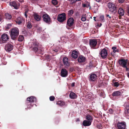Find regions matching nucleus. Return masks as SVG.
Here are the masks:
<instances>
[{
	"mask_svg": "<svg viewBox=\"0 0 129 129\" xmlns=\"http://www.w3.org/2000/svg\"><path fill=\"white\" fill-rule=\"evenodd\" d=\"M90 15L91 14L90 13H89L87 15H86V16H87V17L88 16H89V17H88L89 18H92V17Z\"/></svg>",
	"mask_w": 129,
	"mask_h": 129,
	"instance_id": "46",
	"label": "nucleus"
},
{
	"mask_svg": "<svg viewBox=\"0 0 129 129\" xmlns=\"http://www.w3.org/2000/svg\"><path fill=\"white\" fill-rule=\"evenodd\" d=\"M11 38L13 40H15L19 34V30L16 27H13L9 31Z\"/></svg>",
	"mask_w": 129,
	"mask_h": 129,
	"instance_id": "2",
	"label": "nucleus"
},
{
	"mask_svg": "<svg viewBox=\"0 0 129 129\" xmlns=\"http://www.w3.org/2000/svg\"><path fill=\"white\" fill-rule=\"evenodd\" d=\"M66 16L64 13L58 15L57 17V20L60 23H62L66 19Z\"/></svg>",
	"mask_w": 129,
	"mask_h": 129,
	"instance_id": "4",
	"label": "nucleus"
},
{
	"mask_svg": "<svg viewBox=\"0 0 129 129\" xmlns=\"http://www.w3.org/2000/svg\"><path fill=\"white\" fill-rule=\"evenodd\" d=\"M100 54L103 59H105L107 58L108 55L107 50L105 48L101 50Z\"/></svg>",
	"mask_w": 129,
	"mask_h": 129,
	"instance_id": "6",
	"label": "nucleus"
},
{
	"mask_svg": "<svg viewBox=\"0 0 129 129\" xmlns=\"http://www.w3.org/2000/svg\"><path fill=\"white\" fill-rule=\"evenodd\" d=\"M77 120L78 121H79V119H77Z\"/></svg>",
	"mask_w": 129,
	"mask_h": 129,
	"instance_id": "64",
	"label": "nucleus"
},
{
	"mask_svg": "<svg viewBox=\"0 0 129 129\" xmlns=\"http://www.w3.org/2000/svg\"><path fill=\"white\" fill-rule=\"evenodd\" d=\"M112 49L113 50V51L114 53L116 52H118L119 50L117 49V47H112Z\"/></svg>",
	"mask_w": 129,
	"mask_h": 129,
	"instance_id": "35",
	"label": "nucleus"
},
{
	"mask_svg": "<svg viewBox=\"0 0 129 129\" xmlns=\"http://www.w3.org/2000/svg\"><path fill=\"white\" fill-rule=\"evenodd\" d=\"M96 2H100L101 0H95Z\"/></svg>",
	"mask_w": 129,
	"mask_h": 129,
	"instance_id": "58",
	"label": "nucleus"
},
{
	"mask_svg": "<svg viewBox=\"0 0 129 129\" xmlns=\"http://www.w3.org/2000/svg\"><path fill=\"white\" fill-rule=\"evenodd\" d=\"M63 61L65 65L67 66H69V64L68 63V59L67 57H64L63 59Z\"/></svg>",
	"mask_w": 129,
	"mask_h": 129,
	"instance_id": "22",
	"label": "nucleus"
},
{
	"mask_svg": "<svg viewBox=\"0 0 129 129\" xmlns=\"http://www.w3.org/2000/svg\"><path fill=\"white\" fill-rule=\"evenodd\" d=\"M13 46L12 45L9 43L5 45V49L7 52H9L13 49Z\"/></svg>",
	"mask_w": 129,
	"mask_h": 129,
	"instance_id": "10",
	"label": "nucleus"
},
{
	"mask_svg": "<svg viewBox=\"0 0 129 129\" xmlns=\"http://www.w3.org/2000/svg\"><path fill=\"white\" fill-rule=\"evenodd\" d=\"M82 6L84 8H90L91 7L90 5V4L89 2L87 1L85 2L82 4Z\"/></svg>",
	"mask_w": 129,
	"mask_h": 129,
	"instance_id": "20",
	"label": "nucleus"
},
{
	"mask_svg": "<svg viewBox=\"0 0 129 129\" xmlns=\"http://www.w3.org/2000/svg\"><path fill=\"white\" fill-rule=\"evenodd\" d=\"M5 16L6 18L8 19H10L12 17L11 15L9 14L8 13H6L5 14Z\"/></svg>",
	"mask_w": 129,
	"mask_h": 129,
	"instance_id": "31",
	"label": "nucleus"
},
{
	"mask_svg": "<svg viewBox=\"0 0 129 129\" xmlns=\"http://www.w3.org/2000/svg\"><path fill=\"white\" fill-rule=\"evenodd\" d=\"M119 85V83L118 82H114L113 81L112 83V85L114 87H118Z\"/></svg>",
	"mask_w": 129,
	"mask_h": 129,
	"instance_id": "34",
	"label": "nucleus"
},
{
	"mask_svg": "<svg viewBox=\"0 0 129 129\" xmlns=\"http://www.w3.org/2000/svg\"><path fill=\"white\" fill-rule=\"evenodd\" d=\"M94 7L98 8L99 7L98 6V5L96 4H95L94 6Z\"/></svg>",
	"mask_w": 129,
	"mask_h": 129,
	"instance_id": "54",
	"label": "nucleus"
},
{
	"mask_svg": "<svg viewBox=\"0 0 129 129\" xmlns=\"http://www.w3.org/2000/svg\"><path fill=\"white\" fill-rule=\"evenodd\" d=\"M97 92L100 96L103 98H105V95L104 91L102 89H98L97 90Z\"/></svg>",
	"mask_w": 129,
	"mask_h": 129,
	"instance_id": "13",
	"label": "nucleus"
},
{
	"mask_svg": "<svg viewBox=\"0 0 129 129\" xmlns=\"http://www.w3.org/2000/svg\"><path fill=\"white\" fill-rule=\"evenodd\" d=\"M33 16L35 19L37 21H39L41 19L40 16L38 15L37 13H34L33 15Z\"/></svg>",
	"mask_w": 129,
	"mask_h": 129,
	"instance_id": "21",
	"label": "nucleus"
},
{
	"mask_svg": "<svg viewBox=\"0 0 129 129\" xmlns=\"http://www.w3.org/2000/svg\"><path fill=\"white\" fill-rule=\"evenodd\" d=\"M72 85L73 87L74 86H75V83H73L72 84Z\"/></svg>",
	"mask_w": 129,
	"mask_h": 129,
	"instance_id": "55",
	"label": "nucleus"
},
{
	"mask_svg": "<svg viewBox=\"0 0 129 129\" xmlns=\"http://www.w3.org/2000/svg\"><path fill=\"white\" fill-rule=\"evenodd\" d=\"M121 93L119 91H115L113 92L112 93V95L113 96H119L120 95Z\"/></svg>",
	"mask_w": 129,
	"mask_h": 129,
	"instance_id": "28",
	"label": "nucleus"
},
{
	"mask_svg": "<svg viewBox=\"0 0 129 129\" xmlns=\"http://www.w3.org/2000/svg\"><path fill=\"white\" fill-rule=\"evenodd\" d=\"M86 60V58L82 55L80 56L78 59V61L80 63H84L85 62Z\"/></svg>",
	"mask_w": 129,
	"mask_h": 129,
	"instance_id": "16",
	"label": "nucleus"
},
{
	"mask_svg": "<svg viewBox=\"0 0 129 129\" xmlns=\"http://www.w3.org/2000/svg\"><path fill=\"white\" fill-rule=\"evenodd\" d=\"M55 99V97L53 96H51L50 97V100L51 101H53Z\"/></svg>",
	"mask_w": 129,
	"mask_h": 129,
	"instance_id": "43",
	"label": "nucleus"
},
{
	"mask_svg": "<svg viewBox=\"0 0 129 129\" xmlns=\"http://www.w3.org/2000/svg\"><path fill=\"white\" fill-rule=\"evenodd\" d=\"M86 17H87L86 15L83 14L82 15V17L81 18V20L83 21H85L86 20Z\"/></svg>",
	"mask_w": 129,
	"mask_h": 129,
	"instance_id": "36",
	"label": "nucleus"
},
{
	"mask_svg": "<svg viewBox=\"0 0 129 129\" xmlns=\"http://www.w3.org/2000/svg\"><path fill=\"white\" fill-rule=\"evenodd\" d=\"M97 41L95 39H91L89 40V44L90 47L93 49H96L95 47L97 44Z\"/></svg>",
	"mask_w": 129,
	"mask_h": 129,
	"instance_id": "8",
	"label": "nucleus"
},
{
	"mask_svg": "<svg viewBox=\"0 0 129 129\" xmlns=\"http://www.w3.org/2000/svg\"><path fill=\"white\" fill-rule=\"evenodd\" d=\"M12 24H9L6 25L5 26V28L7 29H9L11 27Z\"/></svg>",
	"mask_w": 129,
	"mask_h": 129,
	"instance_id": "37",
	"label": "nucleus"
},
{
	"mask_svg": "<svg viewBox=\"0 0 129 129\" xmlns=\"http://www.w3.org/2000/svg\"><path fill=\"white\" fill-rule=\"evenodd\" d=\"M80 1V0H72V3H75L78 1Z\"/></svg>",
	"mask_w": 129,
	"mask_h": 129,
	"instance_id": "47",
	"label": "nucleus"
},
{
	"mask_svg": "<svg viewBox=\"0 0 129 129\" xmlns=\"http://www.w3.org/2000/svg\"><path fill=\"white\" fill-rule=\"evenodd\" d=\"M69 97L71 99H74L76 98L77 96L75 93L71 92L70 93Z\"/></svg>",
	"mask_w": 129,
	"mask_h": 129,
	"instance_id": "23",
	"label": "nucleus"
},
{
	"mask_svg": "<svg viewBox=\"0 0 129 129\" xmlns=\"http://www.w3.org/2000/svg\"><path fill=\"white\" fill-rule=\"evenodd\" d=\"M26 26L28 28L30 29L31 28L32 26L31 24V22H28L27 24H26Z\"/></svg>",
	"mask_w": 129,
	"mask_h": 129,
	"instance_id": "38",
	"label": "nucleus"
},
{
	"mask_svg": "<svg viewBox=\"0 0 129 129\" xmlns=\"http://www.w3.org/2000/svg\"><path fill=\"white\" fill-rule=\"evenodd\" d=\"M24 14H25V15L26 16V17L27 18V14H26V13H25Z\"/></svg>",
	"mask_w": 129,
	"mask_h": 129,
	"instance_id": "56",
	"label": "nucleus"
},
{
	"mask_svg": "<svg viewBox=\"0 0 129 129\" xmlns=\"http://www.w3.org/2000/svg\"><path fill=\"white\" fill-rule=\"evenodd\" d=\"M24 37L22 35H19L18 38V41H19L22 42L24 40Z\"/></svg>",
	"mask_w": 129,
	"mask_h": 129,
	"instance_id": "32",
	"label": "nucleus"
},
{
	"mask_svg": "<svg viewBox=\"0 0 129 129\" xmlns=\"http://www.w3.org/2000/svg\"><path fill=\"white\" fill-rule=\"evenodd\" d=\"M10 5L13 7L14 8H17L20 5V4H17L15 1L11 2L10 3Z\"/></svg>",
	"mask_w": 129,
	"mask_h": 129,
	"instance_id": "17",
	"label": "nucleus"
},
{
	"mask_svg": "<svg viewBox=\"0 0 129 129\" xmlns=\"http://www.w3.org/2000/svg\"><path fill=\"white\" fill-rule=\"evenodd\" d=\"M8 35L6 34H4L1 36L0 40L3 43H6L9 39Z\"/></svg>",
	"mask_w": 129,
	"mask_h": 129,
	"instance_id": "5",
	"label": "nucleus"
},
{
	"mask_svg": "<svg viewBox=\"0 0 129 129\" xmlns=\"http://www.w3.org/2000/svg\"><path fill=\"white\" fill-rule=\"evenodd\" d=\"M74 20L73 18L70 17L67 20V24L69 27L72 26L74 24Z\"/></svg>",
	"mask_w": 129,
	"mask_h": 129,
	"instance_id": "14",
	"label": "nucleus"
},
{
	"mask_svg": "<svg viewBox=\"0 0 129 129\" xmlns=\"http://www.w3.org/2000/svg\"><path fill=\"white\" fill-rule=\"evenodd\" d=\"M124 1V0H118L119 2V3H122Z\"/></svg>",
	"mask_w": 129,
	"mask_h": 129,
	"instance_id": "48",
	"label": "nucleus"
},
{
	"mask_svg": "<svg viewBox=\"0 0 129 129\" xmlns=\"http://www.w3.org/2000/svg\"><path fill=\"white\" fill-rule=\"evenodd\" d=\"M127 14L129 16V9H128L126 11Z\"/></svg>",
	"mask_w": 129,
	"mask_h": 129,
	"instance_id": "52",
	"label": "nucleus"
},
{
	"mask_svg": "<svg viewBox=\"0 0 129 129\" xmlns=\"http://www.w3.org/2000/svg\"><path fill=\"white\" fill-rule=\"evenodd\" d=\"M109 113L111 114H112L114 111V110L110 108L108 110Z\"/></svg>",
	"mask_w": 129,
	"mask_h": 129,
	"instance_id": "42",
	"label": "nucleus"
},
{
	"mask_svg": "<svg viewBox=\"0 0 129 129\" xmlns=\"http://www.w3.org/2000/svg\"><path fill=\"white\" fill-rule=\"evenodd\" d=\"M78 52L75 50L73 51L72 55V57L74 58H76L78 56Z\"/></svg>",
	"mask_w": 129,
	"mask_h": 129,
	"instance_id": "24",
	"label": "nucleus"
},
{
	"mask_svg": "<svg viewBox=\"0 0 129 129\" xmlns=\"http://www.w3.org/2000/svg\"><path fill=\"white\" fill-rule=\"evenodd\" d=\"M89 67L90 68H92V67H95V66L94 65L92 64V62H90V63L89 64Z\"/></svg>",
	"mask_w": 129,
	"mask_h": 129,
	"instance_id": "40",
	"label": "nucleus"
},
{
	"mask_svg": "<svg viewBox=\"0 0 129 129\" xmlns=\"http://www.w3.org/2000/svg\"><path fill=\"white\" fill-rule=\"evenodd\" d=\"M100 21L104 22V16L103 15L101 16L100 17Z\"/></svg>",
	"mask_w": 129,
	"mask_h": 129,
	"instance_id": "41",
	"label": "nucleus"
},
{
	"mask_svg": "<svg viewBox=\"0 0 129 129\" xmlns=\"http://www.w3.org/2000/svg\"><path fill=\"white\" fill-rule=\"evenodd\" d=\"M118 14L120 16H123L124 14V12L123 9H119L118 11Z\"/></svg>",
	"mask_w": 129,
	"mask_h": 129,
	"instance_id": "27",
	"label": "nucleus"
},
{
	"mask_svg": "<svg viewBox=\"0 0 129 129\" xmlns=\"http://www.w3.org/2000/svg\"><path fill=\"white\" fill-rule=\"evenodd\" d=\"M56 104L60 106H62L65 105V103L62 101H59L57 102Z\"/></svg>",
	"mask_w": 129,
	"mask_h": 129,
	"instance_id": "30",
	"label": "nucleus"
},
{
	"mask_svg": "<svg viewBox=\"0 0 129 129\" xmlns=\"http://www.w3.org/2000/svg\"><path fill=\"white\" fill-rule=\"evenodd\" d=\"M109 12L111 14H115L117 12L116 9H109Z\"/></svg>",
	"mask_w": 129,
	"mask_h": 129,
	"instance_id": "29",
	"label": "nucleus"
},
{
	"mask_svg": "<svg viewBox=\"0 0 129 129\" xmlns=\"http://www.w3.org/2000/svg\"><path fill=\"white\" fill-rule=\"evenodd\" d=\"M39 43L37 41L34 42L32 44V47L33 50L36 53H41V52L43 51L42 48H40L39 47Z\"/></svg>",
	"mask_w": 129,
	"mask_h": 129,
	"instance_id": "3",
	"label": "nucleus"
},
{
	"mask_svg": "<svg viewBox=\"0 0 129 129\" xmlns=\"http://www.w3.org/2000/svg\"><path fill=\"white\" fill-rule=\"evenodd\" d=\"M52 2L54 5H56L57 4V2L56 0H52Z\"/></svg>",
	"mask_w": 129,
	"mask_h": 129,
	"instance_id": "39",
	"label": "nucleus"
},
{
	"mask_svg": "<svg viewBox=\"0 0 129 129\" xmlns=\"http://www.w3.org/2000/svg\"><path fill=\"white\" fill-rule=\"evenodd\" d=\"M106 17H109L110 19L111 18V17L109 15L106 14Z\"/></svg>",
	"mask_w": 129,
	"mask_h": 129,
	"instance_id": "51",
	"label": "nucleus"
},
{
	"mask_svg": "<svg viewBox=\"0 0 129 129\" xmlns=\"http://www.w3.org/2000/svg\"><path fill=\"white\" fill-rule=\"evenodd\" d=\"M2 20L1 16V15H0V22Z\"/></svg>",
	"mask_w": 129,
	"mask_h": 129,
	"instance_id": "60",
	"label": "nucleus"
},
{
	"mask_svg": "<svg viewBox=\"0 0 129 129\" xmlns=\"http://www.w3.org/2000/svg\"><path fill=\"white\" fill-rule=\"evenodd\" d=\"M100 25H99V27H100V26H101V25H102V24H101V23H100Z\"/></svg>",
	"mask_w": 129,
	"mask_h": 129,
	"instance_id": "63",
	"label": "nucleus"
},
{
	"mask_svg": "<svg viewBox=\"0 0 129 129\" xmlns=\"http://www.w3.org/2000/svg\"><path fill=\"white\" fill-rule=\"evenodd\" d=\"M121 16H120L119 15V19H121Z\"/></svg>",
	"mask_w": 129,
	"mask_h": 129,
	"instance_id": "57",
	"label": "nucleus"
},
{
	"mask_svg": "<svg viewBox=\"0 0 129 129\" xmlns=\"http://www.w3.org/2000/svg\"><path fill=\"white\" fill-rule=\"evenodd\" d=\"M90 121L84 120L82 124L84 126H89L91 124V123Z\"/></svg>",
	"mask_w": 129,
	"mask_h": 129,
	"instance_id": "19",
	"label": "nucleus"
},
{
	"mask_svg": "<svg viewBox=\"0 0 129 129\" xmlns=\"http://www.w3.org/2000/svg\"><path fill=\"white\" fill-rule=\"evenodd\" d=\"M123 68H126V71H128V68H127V67L126 66H125V67H124Z\"/></svg>",
	"mask_w": 129,
	"mask_h": 129,
	"instance_id": "53",
	"label": "nucleus"
},
{
	"mask_svg": "<svg viewBox=\"0 0 129 129\" xmlns=\"http://www.w3.org/2000/svg\"><path fill=\"white\" fill-rule=\"evenodd\" d=\"M94 19V20L95 21H96V20H95V19L96 18V17H93Z\"/></svg>",
	"mask_w": 129,
	"mask_h": 129,
	"instance_id": "59",
	"label": "nucleus"
},
{
	"mask_svg": "<svg viewBox=\"0 0 129 129\" xmlns=\"http://www.w3.org/2000/svg\"><path fill=\"white\" fill-rule=\"evenodd\" d=\"M117 126L118 129H125L126 125L124 122H118L117 124Z\"/></svg>",
	"mask_w": 129,
	"mask_h": 129,
	"instance_id": "11",
	"label": "nucleus"
},
{
	"mask_svg": "<svg viewBox=\"0 0 129 129\" xmlns=\"http://www.w3.org/2000/svg\"><path fill=\"white\" fill-rule=\"evenodd\" d=\"M127 62V59H121L118 60V63L119 65L123 68L126 65Z\"/></svg>",
	"mask_w": 129,
	"mask_h": 129,
	"instance_id": "9",
	"label": "nucleus"
},
{
	"mask_svg": "<svg viewBox=\"0 0 129 129\" xmlns=\"http://www.w3.org/2000/svg\"><path fill=\"white\" fill-rule=\"evenodd\" d=\"M98 12V9H96L94 11V13H96Z\"/></svg>",
	"mask_w": 129,
	"mask_h": 129,
	"instance_id": "49",
	"label": "nucleus"
},
{
	"mask_svg": "<svg viewBox=\"0 0 129 129\" xmlns=\"http://www.w3.org/2000/svg\"><path fill=\"white\" fill-rule=\"evenodd\" d=\"M23 18L22 17H19L15 20L16 23L18 25H20L23 21Z\"/></svg>",
	"mask_w": 129,
	"mask_h": 129,
	"instance_id": "18",
	"label": "nucleus"
},
{
	"mask_svg": "<svg viewBox=\"0 0 129 129\" xmlns=\"http://www.w3.org/2000/svg\"><path fill=\"white\" fill-rule=\"evenodd\" d=\"M36 98L34 96H31L27 98L26 101V104L27 106L26 108H25L26 110L30 109L31 108V107L33 106L34 104V103L36 101Z\"/></svg>",
	"mask_w": 129,
	"mask_h": 129,
	"instance_id": "1",
	"label": "nucleus"
},
{
	"mask_svg": "<svg viewBox=\"0 0 129 129\" xmlns=\"http://www.w3.org/2000/svg\"><path fill=\"white\" fill-rule=\"evenodd\" d=\"M52 11V12L55 13H56L58 11V10L57 9H54Z\"/></svg>",
	"mask_w": 129,
	"mask_h": 129,
	"instance_id": "45",
	"label": "nucleus"
},
{
	"mask_svg": "<svg viewBox=\"0 0 129 129\" xmlns=\"http://www.w3.org/2000/svg\"><path fill=\"white\" fill-rule=\"evenodd\" d=\"M74 12L73 10V9H71L69 10L68 12V15L70 17L71 16Z\"/></svg>",
	"mask_w": 129,
	"mask_h": 129,
	"instance_id": "33",
	"label": "nucleus"
},
{
	"mask_svg": "<svg viewBox=\"0 0 129 129\" xmlns=\"http://www.w3.org/2000/svg\"><path fill=\"white\" fill-rule=\"evenodd\" d=\"M127 75L128 76V78H129V72L127 73Z\"/></svg>",
	"mask_w": 129,
	"mask_h": 129,
	"instance_id": "61",
	"label": "nucleus"
},
{
	"mask_svg": "<svg viewBox=\"0 0 129 129\" xmlns=\"http://www.w3.org/2000/svg\"><path fill=\"white\" fill-rule=\"evenodd\" d=\"M86 119L88 121H90L91 122H92L93 120L92 117V116L89 115H87L86 116Z\"/></svg>",
	"mask_w": 129,
	"mask_h": 129,
	"instance_id": "26",
	"label": "nucleus"
},
{
	"mask_svg": "<svg viewBox=\"0 0 129 129\" xmlns=\"http://www.w3.org/2000/svg\"><path fill=\"white\" fill-rule=\"evenodd\" d=\"M42 17L44 22L50 24L51 18L48 15L46 14H44L43 15Z\"/></svg>",
	"mask_w": 129,
	"mask_h": 129,
	"instance_id": "7",
	"label": "nucleus"
},
{
	"mask_svg": "<svg viewBox=\"0 0 129 129\" xmlns=\"http://www.w3.org/2000/svg\"><path fill=\"white\" fill-rule=\"evenodd\" d=\"M97 75L95 74H91L89 76V80L90 81L93 82L97 79Z\"/></svg>",
	"mask_w": 129,
	"mask_h": 129,
	"instance_id": "12",
	"label": "nucleus"
},
{
	"mask_svg": "<svg viewBox=\"0 0 129 129\" xmlns=\"http://www.w3.org/2000/svg\"><path fill=\"white\" fill-rule=\"evenodd\" d=\"M27 12H28L26 10L25 12V13H26V14H27Z\"/></svg>",
	"mask_w": 129,
	"mask_h": 129,
	"instance_id": "62",
	"label": "nucleus"
},
{
	"mask_svg": "<svg viewBox=\"0 0 129 129\" xmlns=\"http://www.w3.org/2000/svg\"><path fill=\"white\" fill-rule=\"evenodd\" d=\"M108 6L109 8H117L115 5L113 3H109L108 4Z\"/></svg>",
	"mask_w": 129,
	"mask_h": 129,
	"instance_id": "25",
	"label": "nucleus"
},
{
	"mask_svg": "<svg viewBox=\"0 0 129 129\" xmlns=\"http://www.w3.org/2000/svg\"><path fill=\"white\" fill-rule=\"evenodd\" d=\"M125 108L127 110L126 112L127 113H129V105H127L126 106Z\"/></svg>",
	"mask_w": 129,
	"mask_h": 129,
	"instance_id": "44",
	"label": "nucleus"
},
{
	"mask_svg": "<svg viewBox=\"0 0 129 129\" xmlns=\"http://www.w3.org/2000/svg\"><path fill=\"white\" fill-rule=\"evenodd\" d=\"M37 30H39V31H41L42 30V28L41 27H38V28Z\"/></svg>",
	"mask_w": 129,
	"mask_h": 129,
	"instance_id": "50",
	"label": "nucleus"
},
{
	"mask_svg": "<svg viewBox=\"0 0 129 129\" xmlns=\"http://www.w3.org/2000/svg\"><path fill=\"white\" fill-rule=\"evenodd\" d=\"M68 74V71L65 69H62L61 72V75L63 77H66Z\"/></svg>",
	"mask_w": 129,
	"mask_h": 129,
	"instance_id": "15",
	"label": "nucleus"
}]
</instances>
